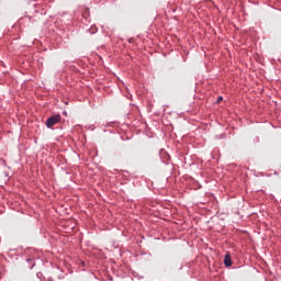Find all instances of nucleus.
Returning a JSON list of instances; mask_svg holds the SVG:
<instances>
[{"mask_svg":"<svg viewBox=\"0 0 281 281\" xmlns=\"http://www.w3.org/2000/svg\"><path fill=\"white\" fill-rule=\"evenodd\" d=\"M60 122V114L53 115L47 119L46 126L47 128H52V126H56Z\"/></svg>","mask_w":281,"mask_h":281,"instance_id":"nucleus-1","label":"nucleus"},{"mask_svg":"<svg viewBox=\"0 0 281 281\" xmlns=\"http://www.w3.org/2000/svg\"><path fill=\"white\" fill-rule=\"evenodd\" d=\"M224 265H225V267H232V256L229 254L225 255Z\"/></svg>","mask_w":281,"mask_h":281,"instance_id":"nucleus-2","label":"nucleus"},{"mask_svg":"<svg viewBox=\"0 0 281 281\" xmlns=\"http://www.w3.org/2000/svg\"><path fill=\"white\" fill-rule=\"evenodd\" d=\"M220 102H223V97L217 98V104H220Z\"/></svg>","mask_w":281,"mask_h":281,"instance_id":"nucleus-3","label":"nucleus"}]
</instances>
